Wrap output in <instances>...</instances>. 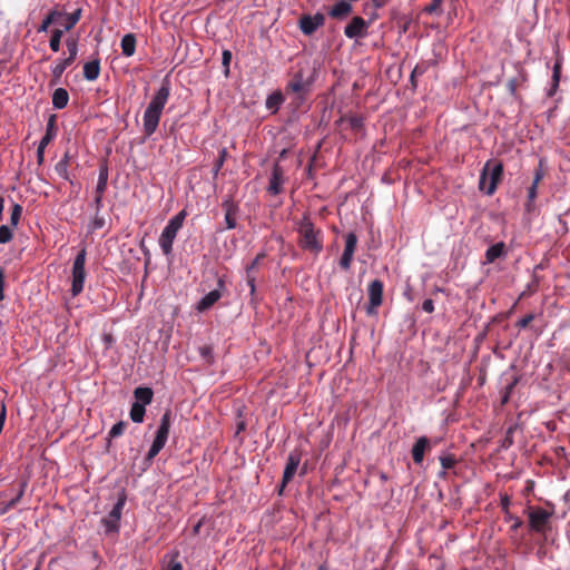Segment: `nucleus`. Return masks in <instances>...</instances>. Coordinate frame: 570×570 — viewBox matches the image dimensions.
<instances>
[{
    "label": "nucleus",
    "mask_w": 570,
    "mask_h": 570,
    "mask_svg": "<svg viewBox=\"0 0 570 570\" xmlns=\"http://www.w3.org/2000/svg\"><path fill=\"white\" fill-rule=\"evenodd\" d=\"M297 245L302 250L318 256L324 248V233L311 219L309 214L296 222Z\"/></svg>",
    "instance_id": "f257e3e1"
},
{
    "label": "nucleus",
    "mask_w": 570,
    "mask_h": 570,
    "mask_svg": "<svg viewBox=\"0 0 570 570\" xmlns=\"http://www.w3.org/2000/svg\"><path fill=\"white\" fill-rule=\"evenodd\" d=\"M170 96V85L169 81L164 80L161 86L156 91L150 102L148 104L144 117H142V127L144 134L147 137H150L157 130L159 125L160 117L163 115L164 108Z\"/></svg>",
    "instance_id": "f03ea898"
},
{
    "label": "nucleus",
    "mask_w": 570,
    "mask_h": 570,
    "mask_svg": "<svg viewBox=\"0 0 570 570\" xmlns=\"http://www.w3.org/2000/svg\"><path fill=\"white\" fill-rule=\"evenodd\" d=\"M503 175V165L501 161L490 159L483 166L480 175L479 187L487 195H493L497 190L498 184L501 181Z\"/></svg>",
    "instance_id": "7ed1b4c3"
},
{
    "label": "nucleus",
    "mask_w": 570,
    "mask_h": 570,
    "mask_svg": "<svg viewBox=\"0 0 570 570\" xmlns=\"http://www.w3.org/2000/svg\"><path fill=\"white\" fill-rule=\"evenodd\" d=\"M186 215V210H180L169 219L168 224L163 229L158 243L164 255H171L174 240L177 236V233L183 227Z\"/></svg>",
    "instance_id": "20e7f679"
},
{
    "label": "nucleus",
    "mask_w": 570,
    "mask_h": 570,
    "mask_svg": "<svg viewBox=\"0 0 570 570\" xmlns=\"http://www.w3.org/2000/svg\"><path fill=\"white\" fill-rule=\"evenodd\" d=\"M528 515L529 528L535 533L544 534L550 529V520L554 514V508L544 509L542 507H528L525 510Z\"/></svg>",
    "instance_id": "39448f33"
},
{
    "label": "nucleus",
    "mask_w": 570,
    "mask_h": 570,
    "mask_svg": "<svg viewBox=\"0 0 570 570\" xmlns=\"http://www.w3.org/2000/svg\"><path fill=\"white\" fill-rule=\"evenodd\" d=\"M170 425H171V412H170V410H167L160 419V424L156 432V436H155L153 444L146 455L147 461H153L154 458L165 446L168 435H169Z\"/></svg>",
    "instance_id": "423d86ee"
},
{
    "label": "nucleus",
    "mask_w": 570,
    "mask_h": 570,
    "mask_svg": "<svg viewBox=\"0 0 570 570\" xmlns=\"http://www.w3.org/2000/svg\"><path fill=\"white\" fill-rule=\"evenodd\" d=\"M86 248H81L77 256L73 259L72 271H71V294L72 296H78L83 291L85 279H86Z\"/></svg>",
    "instance_id": "0eeeda50"
},
{
    "label": "nucleus",
    "mask_w": 570,
    "mask_h": 570,
    "mask_svg": "<svg viewBox=\"0 0 570 570\" xmlns=\"http://www.w3.org/2000/svg\"><path fill=\"white\" fill-rule=\"evenodd\" d=\"M66 47L68 50V57H63L57 61V63L51 68V85H56L60 81L62 73L65 70L71 66L78 53V40L73 37H70L66 40Z\"/></svg>",
    "instance_id": "6e6552de"
},
{
    "label": "nucleus",
    "mask_w": 570,
    "mask_h": 570,
    "mask_svg": "<svg viewBox=\"0 0 570 570\" xmlns=\"http://www.w3.org/2000/svg\"><path fill=\"white\" fill-rule=\"evenodd\" d=\"M383 287V282L380 279H374L368 284V305L366 307V313L368 315H375L377 307L382 305Z\"/></svg>",
    "instance_id": "1a4fd4ad"
},
{
    "label": "nucleus",
    "mask_w": 570,
    "mask_h": 570,
    "mask_svg": "<svg viewBox=\"0 0 570 570\" xmlns=\"http://www.w3.org/2000/svg\"><path fill=\"white\" fill-rule=\"evenodd\" d=\"M356 246L357 236L355 233L351 232L345 236V248L340 259V266L342 269L348 271L351 268Z\"/></svg>",
    "instance_id": "9d476101"
},
{
    "label": "nucleus",
    "mask_w": 570,
    "mask_h": 570,
    "mask_svg": "<svg viewBox=\"0 0 570 570\" xmlns=\"http://www.w3.org/2000/svg\"><path fill=\"white\" fill-rule=\"evenodd\" d=\"M368 22L362 17H353L348 24L344 28V35L348 39L364 38L367 35Z\"/></svg>",
    "instance_id": "9b49d317"
},
{
    "label": "nucleus",
    "mask_w": 570,
    "mask_h": 570,
    "mask_svg": "<svg viewBox=\"0 0 570 570\" xmlns=\"http://www.w3.org/2000/svg\"><path fill=\"white\" fill-rule=\"evenodd\" d=\"M225 288V281L223 278H218L217 288L210 291L206 294L196 306V309L200 313L209 309L216 302H218L223 295V289Z\"/></svg>",
    "instance_id": "f8f14e48"
},
{
    "label": "nucleus",
    "mask_w": 570,
    "mask_h": 570,
    "mask_svg": "<svg viewBox=\"0 0 570 570\" xmlns=\"http://www.w3.org/2000/svg\"><path fill=\"white\" fill-rule=\"evenodd\" d=\"M325 22V17L322 13L315 16L304 14L299 19V28L306 36L313 35Z\"/></svg>",
    "instance_id": "ddd939ff"
},
{
    "label": "nucleus",
    "mask_w": 570,
    "mask_h": 570,
    "mask_svg": "<svg viewBox=\"0 0 570 570\" xmlns=\"http://www.w3.org/2000/svg\"><path fill=\"white\" fill-rule=\"evenodd\" d=\"M284 183V170L278 164H275L272 169L267 193L274 196L279 195L281 193H283Z\"/></svg>",
    "instance_id": "4468645a"
},
{
    "label": "nucleus",
    "mask_w": 570,
    "mask_h": 570,
    "mask_svg": "<svg viewBox=\"0 0 570 570\" xmlns=\"http://www.w3.org/2000/svg\"><path fill=\"white\" fill-rule=\"evenodd\" d=\"M312 80L305 79L303 70H298L288 81L286 90L292 92L304 95L308 91Z\"/></svg>",
    "instance_id": "2eb2a0df"
},
{
    "label": "nucleus",
    "mask_w": 570,
    "mask_h": 570,
    "mask_svg": "<svg viewBox=\"0 0 570 570\" xmlns=\"http://www.w3.org/2000/svg\"><path fill=\"white\" fill-rule=\"evenodd\" d=\"M225 210V223L227 229H234L237 226L236 219L239 212L238 205L232 199L227 198L222 203Z\"/></svg>",
    "instance_id": "dca6fc26"
},
{
    "label": "nucleus",
    "mask_w": 570,
    "mask_h": 570,
    "mask_svg": "<svg viewBox=\"0 0 570 570\" xmlns=\"http://www.w3.org/2000/svg\"><path fill=\"white\" fill-rule=\"evenodd\" d=\"M301 459L302 454L297 450H294L288 454L287 462L283 473L284 484H287L295 475L297 468L301 463Z\"/></svg>",
    "instance_id": "f3484780"
},
{
    "label": "nucleus",
    "mask_w": 570,
    "mask_h": 570,
    "mask_svg": "<svg viewBox=\"0 0 570 570\" xmlns=\"http://www.w3.org/2000/svg\"><path fill=\"white\" fill-rule=\"evenodd\" d=\"M510 503L511 499L508 494L500 495V507L502 509V512L504 513V520L507 522L512 521L513 523L511 525V531H517L519 528L522 527L523 521L519 517H515L510 512Z\"/></svg>",
    "instance_id": "a211bd4d"
},
{
    "label": "nucleus",
    "mask_w": 570,
    "mask_h": 570,
    "mask_svg": "<svg viewBox=\"0 0 570 570\" xmlns=\"http://www.w3.org/2000/svg\"><path fill=\"white\" fill-rule=\"evenodd\" d=\"M107 181H108V170H107V168H102V169H100L98 183H97V187H96L95 206H96L97 212H99L100 208L102 207V198H104V194L107 189Z\"/></svg>",
    "instance_id": "6ab92c4d"
},
{
    "label": "nucleus",
    "mask_w": 570,
    "mask_h": 570,
    "mask_svg": "<svg viewBox=\"0 0 570 570\" xmlns=\"http://www.w3.org/2000/svg\"><path fill=\"white\" fill-rule=\"evenodd\" d=\"M430 449V440L421 436L416 440L412 448V458L415 464H421L424 459L425 451Z\"/></svg>",
    "instance_id": "aec40b11"
},
{
    "label": "nucleus",
    "mask_w": 570,
    "mask_h": 570,
    "mask_svg": "<svg viewBox=\"0 0 570 570\" xmlns=\"http://www.w3.org/2000/svg\"><path fill=\"white\" fill-rule=\"evenodd\" d=\"M265 258V254L264 253H259L255 258L254 261L246 267V281H247V284L250 288V294L253 295L255 293V281H256V276H255V271L257 269V266L259 264V262L262 259Z\"/></svg>",
    "instance_id": "412c9836"
},
{
    "label": "nucleus",
    "mask_w": 570,
    "mask_h": 570,
    "mask_svg": "<svg viewBox=\"0 0 570 570\" xmlns=\"http://www.w3.org/2000/svg\"><path fill=\"white\" fill-rule=\"evenodd\" d=\"M58 128H57V116L50 115L47 121L46 126V134L41 138L40 144L48 146L57 136Z\"/></svg>",
    "instance_id": "4be33fe9"
},
{
    "label": "nucleus",
    "mask_w": 570,
    "mask_h": 570,
    "mask_svg": "<svg viewBox=\"0 0 570 570\" xmlns=\"http://www.w3.org/2000/svg\"><path fill=\"white\" fill-rule=\"evenodd\" d=\"M137 39L134 33H126L120 41L121 53L131 57L136 52Z\"/></svg>",
    "instance_id": "5701e85b"
},
{
    "label": "nucleus",
    "mask_w": 570,
    "mask_h": 570,
    "mask_svg": "<svg viewBox=\"0 0 570 570\" xmlns=\"http://www.w3.org/2000/svg\"><path fill=\"white\" fill-rule=\"evenodd\" d=\"M561 70H562V58L559 57L556 59V62H554V66L552 69L551 87L548 91L549 97H552L559 88V83H560V79H561Z\"/></svg>",
    "instance_id": "b1692460"
},
{
    "label": "nucleus",
    "mask_w": 570,
    "mask_h": 570,
    "mask_svg": "<svg viewBox=\"0 0 570 570\" xmlns=\"http://www.w3.org/2000/svg\"><path fill=\"white\" fill-rule=\"evenodd\" d=\"M100 75V60L98 58L83 65V77L88 81L96 80Z\"/></svg>",
    "instance_id": "393cba45"
},
{
    "label": "nucleus",
    "mask_w": 570,
    "mask_h": 570,
    "mask_svg": "<svg viewBox=\"0 0 570 570\" xmlns=\"http://www.w3.org/2000/svg\"><path fill=\"white\" fill-rule=\"evenodd\" d=\"M352 12V4L345 0L338 1L330 11L332 18L342 19Z\"/></svg>",
    "instance_id": "a878e982"
},
{
    "label": "nucleus",
    "mask_w": 570,
    "mask_h": 570,
    "mask_svg": "<svg viewBox=\"0 0 570 570\" xmlns=\"http://www.w3.org/2000/svg\"><path fill=\"white\" fill-rule=\"evenodd\" d=\"M505 254V244L503 242H499L492 246H490L485 252V263L491 264L495 259L502 257Z\"/></svg>",
    "instance_id": "bb28decb"
},
{
    "label": "nucleus",
    "mask_w": 570,
    "mask_h": 570,
    "mask_svg": "<svg viewBox=\"0 0 570 570\" xmlns=\"http://www.w3.org/2000/svg\"><path fill=\"white\" fill-rule=\"evenodd\" d=\"M134 396L136 399L135 403H140L146 406L151 403L154 392L150 387L139 386L135 389Z\"/></svg>",
    "instance_id": "cd10ccee"
},
{
    "label": "nucleus",
    "mask_w": 570,
    "mask_h": 570,
    "mask_svg": "<svg viewBox=\"0 0 570 570\" xmlns=\"http://www.w3.org/2000/svg\"><path fill=\"white\" fill-rule=\"evenodd\" d=\"M69 101V94L65 88H57L52 94V105L56 109H63Z\"/></svg>",
    "instance_id": "c85d7f7f"
},
{
    "label": "nucleus",
    "mask_w": 570,
    "mask_h": 570,
    "mask_svg": "<svg viewBox=\"0 0 570 570\" xmlns=\"http://www.w3.org/2000/svg\"><path fill=\"white\" fill-rule=\"evenodd\" d=\"M63 12L58 10L50 11L46 18L42 20L41 24L38 28V32H46L51 23L59 22V19L62 18Z\"/></svg>",
    "instance_id": "c756f323"
},
{
    "label": "nucleus",
    "mask_w": 570,
    "mask_h": 570,
    "mask_svg": "<svg viewBox=\"0 0 570 570\" xmlns=\"http://www.w3.org/2000/svg\"><path fill=\"white\" fill-rule=\"evenodd\" d=\"M62 18L65 19L62 26L66 31L71 30L81 18V9H77L72 13L66 14L63 13Z\"/></svg>",
    "instance_id": "7c9ffc66"
},
{
    "label": "nucleus",
    "mask_w": 570,
    "mask_h": 570,
    "mask_svg": "<svg viewBox=\"0 0 570 570\" xmlns=\"http://www.w3.org/2000/svg\"><path fill=\"white\" fill-rule=\"evenodd\" d=\"M283 100H284V98H283L282 92L276 91L267 97L266 107H267V109L273 110V112H275L278 110Z\"/></svg>",
    "instance_id": "2f4dec72"
},
{
    "label": "nucleus",
    "mask_w": 570,
    "mask_h": 570,
    "mask_svg": "<svg viewBox=\"0 0 570 570\" xmlns=\"http://www.w3.org/2000/svg\"><path fill=\"white\" fill-rule=\"evenodd\" d=\"M145 413H146V410H145V406L140 403H132L131 405V409H130V419L132 420V422L135 423H141L144 421V416H145Z\"/></svg>",
    "instance_id": "473e14b6"
},
{
    "label": "nucleus",
    "mask_w": 570,
    "mask_h": 570,
    "mask_svg": "<svg viewBox=\"0 0 570 570\" xmlns=\"http://www.w3.org/2000/svg\"><path fill=\"white\" fill-rule=\"evenodd\" d=\"M63 36V30L53 29L51 32V38L49 41V47L53 52H58L60 50L61 38Z\"/></svg>",
    "instance_id": "72a5a7b5"
},
{
    "label": "nucleus",
    "mask_w": 570,
    "mask_h": 570,
    "mask_svg": "<svg viewBox=\"0 0 570 570\" xmlns=\"http://www.w3.org/2000/svg\"><path fill=\"white\" fill-rule=\"evenodd\" d=\"M456 462H458L456 458L453 454H446V455L440 456V463L443 468V471L440 473V476H444L445 471L449 469H452L456 464Z\"/></svg>",
    "instance_id": "f704fd0d"
},
{
    "label": "nucleus",
    "mask_w": 570,
    "mask_h": 570,
    "mask_svg": "<svg viewBox=\"0 0 570 570\" xmlns=\"http://www.w3.org/2000/svg\"><path fill=\"white\" fill-rule=\"evenodd\" d=\"M125 502H126V494L122 492V494L118 498V501L114 505L112 510L109 512V514L112 517L114 520H120L121 511L124 509Z\"/></svg>",
    "instance_id": "c9c22d12"
},
{
    "label": "nucleus",
    "mask_w": 570,
    "mask_h": 570,
    "mask_svg": "<svg viewBox=\"0 0 570 570\" xmlns=\"http://www.w3.org/2000/svg\"><path fill=\"white\" fill-rule=\"evenodd\" d=\"M24 488H26V483H22V484L20 485V489H19V491H18L17 495H16V497H13L10 501H8V502L6 503V505H4V507H3V509H2V513H7L8 511H10L11 509H13V508L18 504V502L21 500V498H22V497H23V494H24Z\"/></svg>",
    "instance_id": "e433bc0d"
},
{
    "label": "nucleus",
    "mask_w": 570,
    "mask_h": 570,
    "mask_svg": "<svg viewBox=\"0 0 570 570\" xmlns=\"http://www.w3.org/2000/svg\"><path fill=\"white\" fill-rule=\"evenodd\" d=\"M119 521L120 520H114L110 514H108L106 518L101 520V523L105 527V530L107 533L110 532H117L119 529Z\"/></svg>",
    "instance_id": "4c0bfd02"
},
{
    "label": "nucleus",
    "mask_w": 570,
    "mask_h": 570,
    "mask_svg": "<svg viewBox=\"0 0 570 570\" xmlns=\"http://www.w3.org/2000/svg\"><path fill=\"white\" fill-rule=\"evenodd\" d=\"M228 153H227V149L226 148H222L219 150V156H218V159L216 160L215 165H214V168H213V175L214 177H216L219 173V170L222 169V167L224 166V163L226 160V157H227Z\"/></svg>",
    "instance_id": "58836bf2"
},
{
    "label": "nucleus",
    "mask_w": 570,
    "mask_h": 570,
    "mask_svg": "<svg viewBox=\"0 0 570 570\" xmlns=\"http://www.w3.org/2000/svg\"><path fill=\"white\" fill-rule=\"evenodd\" d=\"M22 206L19 204H13L11 215H10V223L12 226H17L20 222L21 215H22Z\"/></svg>",
    "instance_id": "ea45409f"
},
{
    "label": "nucleus",
    "mask_w": 570,
    "mask_h": 570,
    "mask_svg": "<svg viewBox=\"0 0 570 570\" xmlns=\"http://www.w3.org/2000/svg\"><path fill=\"white\" fill-rule=\"evenodd\" d=\"M68 167L69 165H67L65 161H58L55 166V171L62 179L70 180Z\"/></svg>",
    "instance_id": "a19ab883"
},
{
    "label": "nucleus",
    "mask_w": 570,
    "mask_h": 570,
    "mask_svg": "<svg viewBox=\"0 0 570 570\" xmlns=\"http://www.w3.org/2000/svg\"><path fill=\"white\" fill-rule=\"evenodd\" d=\"M232 52L229 50H224L223 53H222V65H223V68H224V75L225 77H228L229 76V66H230V61H232Z\"/></svg>",
    "instance_id": "79ce46f5"
},
{
    "label": "nucleus",
    "mask_w": 570,
    "mask_h": 570,
    "mask_svg": "<svg viewBox=\"0 0 570 570\" xmlns=\"http://www.w3.org/2000/svg\"><path fill=\"white\" fill-rule=\"evenodd\" d=\"M13 238L11 229L7 225L0 226V244H7Z\"/></svg>",
    "instance_id": "37998d69"
},
{
    "label": "nucleus",
    "mask_w": 570,
    "mask_h": 570,
    "mask_svg": "<svg viewBox=\"0 0 570 570\" xmlns=\"http://www.w3.org/2000/svg\"><path fill=\"white\" fill-rule=\"evenodd\" d=\"M126 426H127L126 422L119 421L109 431V438L120 436L125 432Z\"/></svg>",
    "instance_id": "c03bdc74"
},
{
    "label": "nucleus",
    "mask_w": 570,
    "mask_h": 570,
    "mask_svg": "<svg viewBox=\"0 0 570 570\" xmlns=\"http://www.w3.org/2000/svg\"><path fill=\"white\" fill-rule=\"evenodd\" d=\"M537 188L538 186L537 185H533L531 184V186L529 187L528 189V202L525 204V208L528 212L531 210L532 208V203L534 202V199L537 198Z\"/></svg>",
    "instance_id": "a18cd8bd"
},
{
    "label": "nucleus",
    "mask_w": 570,
    "mask_h": 570,
    "mask_svg": "<svg viewBox=\"0 0 570 570\" xmlns=\"http://www.w3.org/2000/svg\"><path fill=\"white\" fill-rule=\"evenodd\" d=\"M443 0H432V2L425 7L424 11L426 13H441V6Z\"/></svg>",
    "instance_id": "49530a36"
},
{
    "label": "nucleus",
    "mask_w": 570,
    "mask_h": 570,
    "mask_svg": "<svg viewBox=\"0 0 570 570\" xmlns=\"http://www.w3.org/2000/svg\"><path fill=\"white\" fill-rule=\"evenodd\" d=\"M199 354L207 362H212L213 358V347L210 345H203L198 348Z\"/></svg>",
    "instance_id": "de8ad7c7"
},
{
    "label": "nucleus",
    "mask_w": 570,
    "mask_h": 570,
    "mask_svg": "<svg viewBox=\"0 0 570 570\" xmlns=\"http://www.w3.org/2000/svg\"><path fill=\"white\" fill-rule=\"evenodd\" d=\"M179 552L176 551L168 563V570H183V564L177 560Z\"/></svg>",
    "instance_id": "09e8293b"
},
{
    "label": "nucleus",
    "mask_w": 570,
    "mask_h": 570,
    "mask_svg": "<svg viewBox=\"0 0 570 570\" xmlns=\"http://www.w3.org/2000/svg\"><path fill=\"white\" fill-rule=\"evenodd\" d=\"M534 314H527L518 321L517 326L520 328H525L534 320Z\"/></svg>",
    "instance_id": "8fccbe9b"
},
{
    "label": "nucleus",
    "mask_w": 570,
    "mask_h": 570,
    "mask_svg": "<svg viewBox=\"0 0 570 570\" xmlns=\"http://www.w3.org/2000/svg\"><path fill=\"white\" fill-rule=\"evenodd\" d=\"M46 145H42L39 142V146L37 148V161H38V165H42L43 161H45V149H46Z\"/></svg>",
    "instance_id": "3c124183"
},
{
    "label": "nucleus",
    "mask_w": 570,
    "mask_h": 570,
    "mask_svg": "<svg viewBox=\"0 0 570 570\" xmlns=\"http://www.w3.org/2000/svg\"><path fill=\"white\" fill-rule=\"evenodd\" d=\"M422 309L425 312V313H433L434 311V303L431 298H428L423 302L422 304Z\"/></svg>",
    "instance_id": "603ef678"
},
{
    "label": "nucleus",
    "mask_w": 570,
    "mask_h": 570,
    "mask_svg": "<svg viewBox=\"0 0 570 570\" xmlns=\"http://www.w3.org/2000/svg\"><path fill=\"white\" fill-rule=\"evenodd\" d=\"M543 176H544V173H543L542 168L539 167L534 173L532 184L538 186L540 184V181L543 179Z\"/></svg>",
    "instance_id": "864d4df0"
},
{
    "label": "nucleus",
    "mask_w": 570,
    "mask_h": 570,
    "mask_svg": "<svg viewBox=\"0 0 570 570\" xmlns=\"http://www.w3.org/2000/svg\"><path fill=\"white\" fill-rule=\"evenodd\" d=\"M428 67L425 65H416L413 69V76H422L426 71Z\"/></svg>",
    "instance_id": "5fc2aeb1"
},
{
    "label": "nucleus",
    "mask_w": 570,
    "mask_h": 570,
    "mask_svg": "<svg viewBox=\"0 0 570 570\" xmlns=\"http://www.w3.org/2000/svg\"><path fill=\"white\" fill-rule=\"evenodd\" d=\"M4 272L0 268V301L4 298Z\"/></svg>",
    "instance_id": "6e6d98bb"
},
{
    "label": "nucleus",
    "mask_w": 570,
    "mask_h": 570,
    "mask_svg": "<svg viewBox=\"0 0 570 570\" xmlns=\"http://www.w3.org/2000/svg\"><path fill=\"white\" fill-rule=\"evenodd\" d=\"M105 225V219L102 217L96 216L94 219V228L98 229Z\"/></svg>",
    "instance_id": "4d7b16f0"
},
{
    "label": "nucleus",
    "mask_w": 570,
    "mask_h": 570,
    "mask_svg": "<svg viewBox=\"0 0 570 570\" xmlns=\"http://www.w3.org/2000/svg\"><path fill=\"white\" fill-rule=\"evenodd\" d=\"M372 2L373 6L379 9L384 7L389 2V0H372Z\"/></svg>",
    "instance_id": "13d9d810"
},
{
    "label": "nucleus",
    "mask_w": 570,
    "mask_h": 570,
    "mask_svg": "<svg viewBox=\"0 0 570 570\" xmlns=\"http://www.w3.org/2000/svg\"><path fill=\"white\" fill-rule=\"evenodd\" d=\"M202 525H203V519H202V520H199V521L194 525V528H193V534H194V535H197V534L199 533Z\"/></svg>",
    "instance_id": "bf43d9fd"
},
{
    "label": "nucleus",
    "mask_w": 570,
    "mask_h": 570,
    "mask_svg": "<svg viewBox=\"0 0 570 570\" xmlns=\"http://www.w3.org/2000/svg\"><path fill=\"white\" fill-rule=\"evenodd\" d=\"M351 126H352L353 128H358V127L361 126V120H360V119H357V118H352V119H351Z\"/></svg>",
    "instance_id": "052dcab7"
},
{
    "label": "nucleus",
    "mask_w": 570,
    "mask_h": 570,
    "mask_svg": "<svg viewBox=\"0 0 570 570\" xmlns=\"http://www.w3.org/2000/svg\"><path fill=\"white\" fill-rule=\"evenodd\" d=\"M515 384H517V380H514V382H512L511 384H509V385L507 386V389H505V393L510 395V394H511V392H512V390H513V387L515 386Z\"/></svg>",
    "instance_id": "680f3d73"
},
{
    "label": "nucleus",
    "mask_w": 570,
    "mask_h": 570,
    "mask_svg": "<svg viewBox=\"0 0 570 570\" xmlns=\"http://www.w3.org/2000/svg\"><path fill=\"white\" fill-rule=\"evenodd\" d=\"M3 208H4V198L0 196V222L2 220Z\"/></svg>",
    "instance_id": "e2e57ef3"
},
{
    "label": "nucleus",
    "mask_w": 570,
    "mask_h": 570,
    "mask_svg": "<svg viewBox=\"0 0 570 570\" xmlns=\"http://www.w3.org/2000/svg\"><path fill=\"white\" fill-rule=\"evenodd\" d=\"M410 81L413 88H416V76H413V72H411Z\"/></svg>",
    "instance_id": "0e129e2a"
},
{
    "label": "nucleus",
    "mask_w": 570,
    "mask_h": 570,
    "mask_svg": "<svg viewBox=\"0 0 570 570\" xmlns=\"http://www.w3.org/2000/svg\"><path fill=\"white\" fill-rule=\"evenodd\" d=\"M69 160H70V155H69V153H66L59 161H65L67 165H69Z\"/></svg>",
    "instance_id": "69168bd1"
},
{
    "label": "nucleus",
    "mask_w": 570,
    "mask_h": 570,
    "mask_svg": "<svg viewBox=\"0 0 570 570\" xmlns=\"http://www.w3.org/2000/svg\"><path fill=\"white\" fill-rule=\"evenodd\" d=\"M287 484H284V478L282 479V483L279 485V489H278V494L282 495L283 494V491L285 489Z\"/></svg>",
    "instance_id": "338daca9"
},
{
    "label": "nucleus",
    "mask_w": 570,
    "mask_h": 570,
    "mask_svg": "<svg viewBox=\"0 0 570 570\" xmlns=\"http://www.w3.org/2000/svg\"><path fill=\"white\" fill-rule=\"evenodd\" d=\"M317 570H328V568L325 564H321Z\"/></svg>",
    "instance_id": "774afa93"
}]
</instances>
